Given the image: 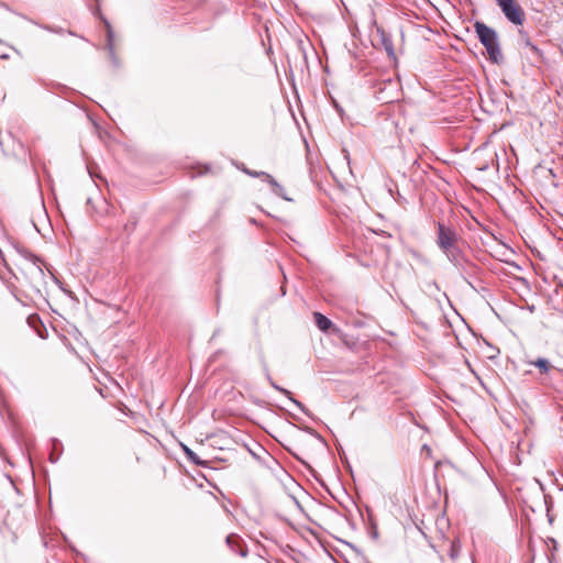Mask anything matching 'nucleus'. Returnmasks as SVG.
<instances>
[{
    "instance_id": "nucleus-3",
    "label": "nucleus",
    "mask_w": 563,
    "mask_h": 563,
    "mask_svg": "<svg viewBox=\"0 0 563 563\" xmlns=\"http://www.w3.org/2000/svg\"><path fill=\"white\" fill-rule=\"evenodd\" d=\"M374 96L380 103H391L400 98V82L397 79L388 78L378 81L374 86Z\"/></svg>"
},
{
    "instance_id": "nucleus-8",
    "label": "nucleus",
    "mask_w": 563,
    "mask_h": 563,
    "mask_svg": "<svg viewBox=\"0 0 563 563\" xmlns=\"http://www.w3.org/2000/svg\"><path fill=\"white\" fill-rule=\"evenodd\" d=\"M316 324L322 332L340 334V330L332 323L331 319H316Z\"/></svg>"
},
{
    "instance_id": "nucleus-16",
    "label": "nucleus",
    "mask_w": 563,
    "mask_h": 563,
    "mask_svg": "<svg viewBox=\"0 0 563 563\" xmlns=\"http://www.w3.org/2000/svg\"><path fill=\"white\" fill-rule=\"evenodd\" d=\"M312 317L319 318V317H324V316L322 313H320V312H313Z\"/></svg>"
},
{
    "instance_id": "nucleus-9",
    "label": "nucleus",
    "mask_w": 563,
    "mask_h": 563,
    "mask_svg": "<svg viewBox=\"0 0 563 563\" xmlns=\"http://www.w3.org/2000/svg\"><path fill=\"white\" fill-rule=\"evenodd\" d=\"M261 176L263 180L267 181L271 186L273 191L283 197L284 188L274 179V177L265 172H261Z\"/></svg>"
},
{
    "instance_id": "nucleus-11",
    "label": "nucleus",
    "mask_w": 563,
    "mask_h": 563,
    "mask_svg": "<svg viewBox=\"0 0 563 563\" xmlns=\"http://www.w3.org/2000/svg\"><path fill=\"white\" fill-rule=\"evenodd\" d=\"M183 448H184V452H185V454H186L187 459H188L190 462L195 463L196 465H205V462H203V461H201V460L199 459V456H198V455H197L192 450H190V449H189L188 446H186V445H183Z\"/></svg>"
},
{
    "instance_id": "nucleus-7",
    "label": "nucleus",
    "mask_w": 563,
    "mask_h": 563,
    "mask_svg": "<svg viewBox=\"0 0 563 563\" xmlns=\"http://www.w3.org/2000/svg\"><path fill=\"white\" fill-rule=\"evenodd\" d=\"M267 378H268V380H269V383H271L273 388H275L276 390H278L283 395H285L300 411L306 413L305 406L299 400L295 399L292 397L291 393L288 389H285V388L280 387V386H278L277 384H275L273 382V379L271 378L269 374H267Z\"/></svg>"
},
{
    "instance_id": "nucleus-2",
    "label": "nucleus",
    "mask_w": 563,
    "mask_h": 563,
    "mask_svg": "<svg viewBox=\"0 0 563 563\" xmlns=\"http://www.w3.org/2000/svg\"><path fill=\"white\" fill-rule=\"evenodd\" d=\"M475 32L477 34V37L479 42L484 45L486 48L488 58L494 64H500L503 62V54L499 47L497 33L492 27L487 26L483 22H475L474 24Z\"/></svg>"
},
{
    "instance_id": "nucleus-17",
    "label": "nucleus",
    "mask_w": 563,
    "mask_h": 563,
    "mask_svg": "<svg viewBox=\"0 0 563 563\" xmlns=\"http://www.w3.org/2000/svg\"><path fill=\"white\" fill-rule=\"evenodd\" d=\"M385 45H386V49L391 52V47L387 43Z\"/></svg>"
},
{
    "instance_id": "nucleus-12",
    "label": "nucleus",
    "mask_w": 563,
    "mask_h": 563,
    "mask_svg": "<svg viewBox=\"0 0 563 563\" xmlns=\"http://www.w3.org/2000/svg\"><path fill=\"white\" fill-rule=\"evenodd\" d=\"M27 269L31 275H43V271L35 260L29 263Z\"/></svg>"
},
{
    "instance_id": "nucleus-5",
    "label": "nucleus",
    "mask_w": 563,
    "mask_h": 563,
    "mask_svg": "<svg viewBox=\"0 0 563 563\" xmlns=\"http://www.w3.org/2000/svg\"><path fill=\"white\" fill-rule=\"evenodd\" d=\"M47 323L43 322V319H26L27 325L41 338L45 339L48 336V325L53 329L51 319H46Z\"/></svg>"
},
{
    "instance_id": "nucleus-10",
    "label": "nucleus",
    "mask_w": 563,
    "mask_h": 563,
    "mask_svg": "<svg viewBox=\"0 0 563 563\" xmlns=\"http://www.w3.org/2000/svg\"><path fill=\"white\" fill-rule=\"evenodd\" d=\"M529 364L537 366L542 374H547L552 367L550 362L543 357L529 362Z\"/></svg>"
},
{
    "instance_id": "nucleus-18",
    "label": "nucleus",
    "mask_w": 563,
    "mask_h": 563,
    "mask_svg": "<svg viewBox=\"0 0 563 563\" xmlns=\"http://www.w3.org/2000/svg\"><path fill=\"white\" fill-rule=\"evenodd\" d=\"M30 318H33V317H38L36 313H32L29 316Z\"/></svg>"
},
{
    "instance_id": "nucleus-15",
    "label": "nucleus",
    "mask_w": 563,
    "mask_h": 563,
    "mask_svg": "<svg viewBox=\"0 0 563 563\" xmlns=\"http://www.w3.org/2000/svg\"><path fill=\"white\" fill-rule=\"evenodd\" d=\"M244 172H245L247 175L252 176V177H261V178H262V176H261V172H254V170H250V169H244Z\"/></svg>"
},
{
    "instance_id": "nucleus-13",
    "label": "nucleus",
    "mask_w": 563,
    "mask_h": 563,
    "mask_svg": "<svg viewBox=\"0 0 563 563\" xmlns=\"http://www.w3.org/2000/svg\"><path fill=\"white\" fill-rule=\"evenodd\" d=\"M459 552H460V548H459V545H457L455 542H453V543L451 544L450 556H451L452 559H455V558H457V556H459Z\"/></svg>"
},
{
    "instance_id": "nucleus-1",
    "label": "nucleus",
    "mask_w": 563,
    "mask_h": 563,
    "mask_svg": "<svg viewBox=\"0 0 563 563\" xmlns=\"http://www.w3.org/2000/svg\"><path fill=\"white\" fill-rule=\"evenodd\" d=\"M437 244L455 266H463L466 263L459 249V234L455 229L446 227L441 222L437 224Z\"/></svg>"
},
{
    "instance_id": "nucleus-4",
    "label": "nucleus",
    "mask_w": 563,
    "mask_h": 563,
    "mask_svg": "<svg viewBox=\"0 0 563 563\" xmlns=\"http://www.w3.org/2000/svg\"><path fill=\"white\" fill-rule=\"evenodd\" d=\"M505 16L514 24L521 25L525 21V11L515 0H496Z\"/></svg>"
},
{
    "instance_id": "nucleus-6",
    "label": "nucleus",
    "mask_w": 563,
    "mask_h": 563,
    "mask_svg": "<svg viewBox=\"0 0 563 563\" xmlns=\"http://www.w3.org/2000/svg\"><path fill=\"white\" fill-rule=\"evenodd\" d=\"M227 544L232 552L239 553L241 556H246L247 549L242 545V540L236 534H230L227 537Z\"/></svg>"
},
{
    "instance_id": "nucleus-14",
    "label": "nucleus",
    "mask_w": 563,
    "mask_h": 563,
    "mask_svg": "<svg viewBox=\"0 0 563 563\" xmlns=\"http://www.w3.org/2000/svg\"><path fill=\"white\" fill-rule=\"evenodd\" d=\"M107 37H108V45L112 49L113 32H112L109 23H107Z\"/></svg>"
}]
</instances>
